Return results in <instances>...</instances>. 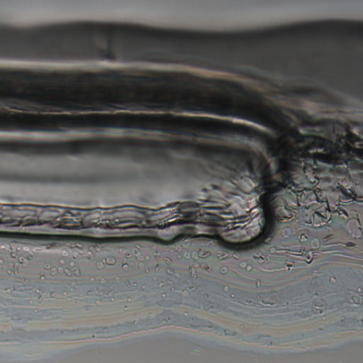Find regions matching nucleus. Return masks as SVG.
Listing matches in <instances>:
<instances>
[{
    "label": "nucleus",
    "instance_id": "nucleus-13",
    "mask_svg": "<svg viewBox=\"0 0 363 363\" xmlns=\"http://www.w3.org/2000/svg\"><path fill=\"white\" fill-rule=\"evenodd\" d=\"M18 207L19 206H16V205L8 204V205H4L1 209L3 211H13L15 210H18Z\"/></svg>",
    "mask_w": 363,
    "mask_h": 363
},
{
    "label": "nucleus",
    "instance_id": "nucleus-14",
    "mask_svg": "<svg viewBox=\"0 0 363 363\" xmlns=\"http://www.w3.org/2000/svg\"><path fill=\"white\" fill-rule=\"evenodd\" d=\"M240 61L242 62L250 63V64L259 65V62L257 60L256 57H246Z\"/></svg>",
    "mask_w": 363,
    "mask_h": 363
},
{
    "label": "nucleus",
    "instance_id": "nucleus-21",
    "mask_svg": "<svg viewBox=\"0 0 363 363\" xmlns=\"http://www.w3.org/2000/svg\"><path fill=\"white\" fill-rule=\"evenodd\" d=\"M361 174H362V178L363 179V172Z\"/></svg>",
    "mask_w": 363,
    "mask_h": 363
},
{
    "label": "nucleus",
    "instance_id": "nucleus-4",
    "mask_svg": "<svg viewBox=\"0 0 363 363\" xmlns=\"http://www.w3.org/2000/svg\"><path fill=\"white\" fill-rule=\"evenodd\" d=\"M286 135L293 140L297 144H304L303 146H296L290 148L291 154L296 157H298L305 161L303 169V174L298 177H294V172L286 167H279L277 172V177H279V170L280 169H286L291 172V175L294 181L297 183L305 182L306 186L307 195L310 196L311 201L317 198L316 194L311 192L308 188L315 183L318 177L314 176L308 180L306 173L313 172L315 174L320 169L319 163H330L335 158V155L341 152L342 148L337 141L335 143L330 139H328L315 135H304L298 130H292L287 132Z\"/></svg>",
    "mask_w": 363,
    "mask_h": 363
},
{
    "label": "nucleus",
    "instance_id": "nucleus-18",
    "mask_svg": "<svg viewBox=\"0 0 363 363\" xmlns=\"http://www.w3.org/2000/svg\"><path fill=\"white\" fill-rule=\"evenodd\" d=\"M268 83H269L272 86H277L275 84L271 83L269 81H267Z\"/></svg>",
    "mask_w": 363,
    "mask_h": 363
},
{
    "label": "nucleus",
    "instance_id": "nucleus-10",
    "mask_svg": "<svg viewBox=\"0 0 363 363\" xmlns=\"http://www.w3.org/2000/svg\"><path fill=\"white\" fill-rule=\"evenodd\" d=\"M273 294V293L262 294V296H260V298H262V301L264 303L273 304L274 302L271 300Z\"/></svg>",
    "mask_w": 363,
    "mask_h": 363
},
{
    "label": "nucleus",
    "instance_id": "nucleus-20",
    "mask_svg": "<svg viewBox=\"0 0 363 363\" xmlns=\"http://www.w3.org/2000/svg\"><path fill=\"white\" fill-rule=\"evenodd\" d=\"M125 221L124 220H122V221H119V223H125Z\"/></svg>",
    "mask_w": 363,
    "mask_h": 363
},
{
    "label": "nucleus",
    "instance_id": "nucleus-3",
    "mask_svg": "<svg viewBox=\"0 0 363 363\" xmlns=\"http://www.w3.org/2000/svg\"><path fill=\"white\" fill-rule=\"evenodd\" d=\"M218 153L228 169L257 183L255 191L260 194L259 203L265 211L266 216L261 232L252 242L258 247L268 244L274 235L276 221L288 218V215H290L285 199L279 194L289 190L301 193L306 190L305 182H296L291 172L286 169L279 170L278 179L271 178L267 162L260 158L257 164H255L256 155L252 151L222 147Z\"/></svg>",
    "mask_w": 363,
    "mask_h": 363
},
{
    "label": "nucleus",
    "instance_id": "nucleus-15",
    "mask_svg": "<svg viewBox=\"0 0 363 363\" xmlns=\"http://www.w3.org/2000/svg\"><path fill=\"white\" fill-rule=\"evenodd\" d=\"M35 235L44 240H50V238L52 236L51 235L48 234H36Z\"/></svg>",
    "mask_w": 363,
    "mask_h": 363
},
{
    "label": "nucleus",
    "instance_id": "nucleus-9",
    "mask_svg": "<svg viewBox=\"0 0 363 363\" xmlns=\"http://www.w3.org/2000/svg\"><path fill=\"white\" fill-rule=\"evenodd\" d=\"M352 194L355 196H359L363 198V183L359 184H356L354 190L352 191Z\"/></svg>",
    "mask_w": 363,
    "mask_h": 363
},
{
    "label": "nucleus",
    "instance_id": "nucleus-16",
    "mask_svg": "<svg viewBox=\"0 0 363 363\" xmlns=\"http://www.w3.org/2000/svg\"><path fill=\"white\" fill-rule=\"evenodd\" d=\"M352 301L354 303H359L360 301H359V297H357V296H354L352 298Z\"/></svg>",
    "mask_w": 363,
    "mask_h": 363
},
{
    "label": "nucleus",
    "instance_id": "nucleus-1",
    "mask_svg": "<svg viewBox=\"0 0 363 363\" xmlns=\"http://www.w3.org/2000/svg\"><path fill=\"white\" fill-rule=\"evenodd\" d=\"M196 43H250V32H196L96 22H73L35 28L0 25V58L181 64L250 78V68L236 65L237 59L220 55Z\"/></svg>",
    "mask_w": 363,
    "mask_h": 363
},
{
    "label": "nucleus",
    "instance_id": "nucleus-2",
    "mask_svg": "<svg viewBox=\"0 0 363 363\" xmlns=\"http://www.w3.org/2000/svg\"><path fill=\"white\" fill-rule=\"evenodd\" d=\"M0 105L41 112L116 110V69L39 72L0 68ZM116 129V113L42 114L0 111V132L65 133Z\"/></svg>",
    "mask_w": 363,
    "mask_h": 363
},
{
    "label": "nucleus",
    "instance_id": "nucleus-7",
    "mask_svg": "<svg viewBox=\"0 0 363 363\" xmlns=\"http://www.w3.org/2000/svg\"><path fill=\"white\" fill-rule=\"evenodd\" d=\"M281 93L285 96L301 97L311 101H316L318 98L323 95V92L317 88H303V89H286L279 87Z\"/></svg>",
    "mask_w": 363,
    "mask_h": 363
},
{
    "label": "nucleus",
    "instance_id": "nucleus-11",
    "mask_svg": "<svg viewBox=\"0 0 363 363\" xmlns=\"http://www.w3.org/2000/svg\"><path fill=\"white\" fill-rule=\"evenodd\" d=\"M82 211H84V210L80 208H71L69 211H66V213L69 214L71 216L77 218L82 215L81 213Z\"/></svg>",
    "mask_w": 363,
    "mask_h": 363
},
{
    "label": "nucleus",
    "instance_id": "nucleus-12",
    "mask_svg": "<svg viewBox=\"0 0 363 363\" xmlns=\"http://www.w3.org/2000/svg\"><path fill=\"white\" fill-rule=\"evenodd\" d=\"M341 190V195L340 196V200H350L352 199V194L347 191L346 189H344L343 188H340Z\"/></svg>",
    "mask_w": 363,
    "mask_h": 363
},
{
    "label": "nucleus",
    "instance_id": "nucleus-8",
    "mask_svg": "<svg viewBox=\"0 0 363 363\" xmlns=\"http://www.w3.org/2000/svg\"><path fill=\"white\" fill-rule=\"evenodd\" d=\"M179 205L177 210L182 214H191L195 213L196 208L199 207V204L191 201H186L182 203H175Z\"/></svg>",
    "mask_w": 363,
    "mask_h": 363
},
{
    "label": "nucleus",
    "instance_id": "nucleus-19",
    "mask_svg": "<svg viewBox=\"0 0 363 363\" xmlns=\"http://www.w3.org/2000/svg\"><path fill=\"white\" fill-rule=\"evenodd\" d=\"M130 208H137L136 206H130Z\"/></svg>",
    "mask_w": 363,
    "mask_h": 363
},
{
    "label": "nucleus",
    "instance_id": "nucleus-17",
    "mask_svg": "<svg viewBox=\"0 0 363 363\" xmlns=\"http://www.w3.org/2000/svg\"><path fill=\"white\" fill-rule=\"evenodd\" d=\"M64 220H65V223H72V219H69V218H64Z\"/></svg>",
    "mask_w": 363,
    "mask_h": 363
},
{
    "label": "nucleus",
    "instance_id": "nucleus-6",
    "mask_svg": "<svg viewBox=\"0 0 363 363\" xmlns=\"http://www.w3.org/2000/svg\"><path fill=\"white\" fill-rule=\"evenodd\" d=\"M0 152L24 155H68V141H0Z\"/></svg>",
    "mask_w": 363,
    "mask_h": 363
},
{
    "label": "nucleus",
    "instance_id": "nucleus-5",
    "mask_svg": "<svg viewBox=\"0 0 363 363\" xmlns=\"http://www.w3.org/2000/svg\"><path fill=\"white\" fill-rule=\"evenodd\" d=\"M311 125L323 128L329 137L335 135L338 143L344 147L347 154V158L344 159L347 167L362 169V162L356 158L363 160V138L352 133L347 123L332 118H325Z\"/></svg>",
    "mask_w": 363,
    "mask_h": 363
}]
</instances>
